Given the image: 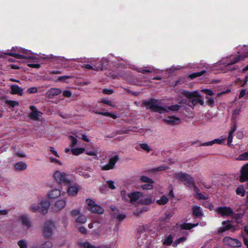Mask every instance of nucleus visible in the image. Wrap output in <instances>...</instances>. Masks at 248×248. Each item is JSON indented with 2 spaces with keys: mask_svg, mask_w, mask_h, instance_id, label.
Instances as JSON below:
<instances>
[{
  "mask_svg": "<svg viewBox=\"0 0 248 248\" xmlns=\"http://www.w3.org/2000/svg\"><path fill=\"white\" fill-rule=\"evenodd\" d=\"M142 106L145 107L147 109H150L152 112H158L160 114L168 112V110L177 111L181 108V106L179 105H173L169 106L167 108L165 107L159 105L157 100L154 98L143 101Z\"/></svg>",
  "mask_w": 248,
  "mask_h": 248,
  "instance_id": "nucleus-1",
  "label": "nucleus"
},
{
  "mask_svg": "<svg viewBox=\"0 0 248 248\" xmlns=\"http://www.w3.org/2000/svg\"><path fill=\"white\" fill-rule=\"evenodd\" d=\"M180 93L181 95L185 96L189 99L186 104L192 108L198 104H200L202 106L204 105L203 100L201 98H197L201 96L198 91L190 92L182 90L180 91Z\"/></svg>",
  "mask_w": 248,
  "mask_h": 248,
  "instance_id": "nucleus-2",
  "label": "nucleus"
},
{
  "mask_svg": "<svg viewBox=\"0 0 248 248\" xmlns=\"http://www.w3.org/2000/svg\"><path fill=\"white\" fill-rule=\"evenodd\" d=\"M54 177L56 181L60 184L69 186L72 185L73 180L71 175L59 170L56 171L54 174Z\"/></svg>",
  "mask_w": 248,
  "mask_h": 248,
  "instance_id": "nucleus-3",
  "label": "nucleus"
},
{
  "mask_svg": "<svg viewBox=\"0 0 248 248\" xmlns=\"http://www.w3.org/2000/svg\"><path fill=\"white\" fill-rule=\"evenodd\" d=\"M174 177L178 179L180 181L183 182L184 184L187 186L190 187L191 185H194L195 180L191 175L185 172H180L173 174Z\"/></svg>",
  "mask_w": 248,
  "mask_h": 248,
  "instance_id": "nucleus-4",
  "label": "nucleus"
},
{
  "mask_svg": "<svg viewBox=\"0 0 248 248\" xmlns=\"http://www.w3.org/2000/svg\"><path fill=\"white\" fill-rule=\"evenodd\" d=\"M49 203L46 201H42L40 204L31 206V209L33 212H39L45 215L48 212Z\"/></svg>",
  "mask_w": 248,
  "mask_h": 248,
  "instance_id": "nucleus-5",
  "label": "nucleus"
},
{
  "mask_svg": "<svg viewBox=\"0 0 248 248\" xmlns=\"http://www.w3.org/2000/svg\"><path fill=\"white\" fill-rule=\"evenodd\" d=\"M218 215L221 216L222 217H233L235 215L233 210L231 207L229 206H219L217 207L216 209Z\"/></svg>",
  "mask_w": 248,
  "mask_h": 248,
  "instance_id": "nucleus-6",
  "label": "nucleus"
},
{
  "mask_svg": "<svg viewBox=\"0 0 248 248\" xmlns=\"http://www.w3.org/2000/svg\"><path fill=\"white\" fill-rule=\"evenodd\" d=\"M86 203L89 206V210H91L92 212L97 213L99 214H102L104 212V210L102 207L95 203L91 199H87Z\"/></svg>",
  "mask_w": 248,
  "mask_h": 248,
  "instance_id": "nucleus-7",
  "label": "nucleus"
},
{
  "mask_svg": "<svg viewBox=\"0 0 248 248\" xmlns=\"http://www.w3.org/2000/svg\"><path fill=\"white\" fill-rule=\"evenodd\" d=\"M54 228V225L51 221H47L44 223L43 228V235L46 238L50 237Z\"/></svg>",
  "mask_w": 248,
  "mask_h": 248,
  "instance_id": "nucleus-8",
  "label": "nucleus"
},
{
  "mask_svg": "<svg viewBox=\"0 0 248 248\" xmlns=\"http://www.w3.org/2000/svg\"><path fill=\"white\" fill-rule=\"evenodd\" d=\"M239 181L244 183L248 181V163L243 165L240 170Z\"/></svg>",
  "mask_w": 248,
  "mask_h": 248,
  "instance_id": "nucleus-9",
  "label": "nucleus"
},
{
  "mask_svg": "<svg viewBox=\"0 0 248 248\" xmlns=\"http://www.w3.org/2000/svg\"><path fill=\"white\" fill-rule=\"evenodd\" d=\"M119 159L118 155H115L109 160L108 163L101 167L102 170H108L114 168L116 163Z\"/></svg>",
  "mask_w": 248,
  "mask_h": 248,
  "instance_id": "nucleus-10",
  "label": "nucleus"
},
{
  "mask_svg": "<svg viewBox=\"0 0 248 248\" xmlns=\"http://www.w3.org/2000/svg\"><path fill=\"white\" fill-rule=\"evenodd\" d=\"M30 109L31 111L29 113L28 117L32 120H39V117L41 116L42 113L34 106H30Z\"/></svg>",
  "mask_w": 248,
  "mask_h": 248,
  "instance_id": "nucleus-11",
  "label": "nucleus"
},
{
  "mask_svg": "<svg viewBox=\"0 0 248 248\" xmlns=\"http://www.w3.org/2000/svg\"><path fill=\"white\" fill-rule=\"evenodd\" d=\"M147 243V240L145 232H144L140 233L139 232L137 235V244L138 246L140 247H143L144 248Z\"/></svg>",
  "mask_w": 248,
  "mask_h": 248,
  "instance_id": "nucleus-12",
  "label": "nucleus"
},
{
  "mask_svg": "<svg viewBox=\"0 0 248 248\" xmlns=\"http://www.w3.org/2000/svg\"><path fill=\"white\" fill-rule=\"evenodd\" d=\"M62 93V91L61 89L51 88L46 93L45 96L48 98L51 99Z\"/></svg>",
  "mask_w": 248,
  "mask_h": 248,
  "instance_id": "nucleus-13",
  "label": "nucleus"
},
{
  "mask_svg": "<svg viewBox=\"0 0 248 248\" xmlns=\"http://www.w3.org/2000/svg\"><path fill=\"white\" fill-rule=\"evenodd\" d=\"M245 57L239 55L236 57H233L231 60V61L227 63L226 65V68L230 71V68H232L234 66H233V64L235 63L238 62L240 61H243L245 59Z\"/></svg>",
  "mask_w": 248,
  "mask_h": 248,
  "instance_id": "nucleus-14",
  "label": "nucleus"
},
{
  "mask_svg": "<svg viewBox=\"0 0 248 248\" xmlns=\"http://www.w3.org/2000/svg\"><path fill=\"white\" fill-rule=\"evenodd\" d=\"M163 121L165 124L172 125L179 124L180 123V119L179 118L174 116H169L167 119H163Z\"/></svg>",
  "mask_w": 248,
  "mask_h": 248,
  "instance_id": "nucleus-15",
  "label": "nucleus"
},
{
  "mask_svg": "<svg viewBox=\"0 0 248 248\" xmlns=\"http://www.w3.org/2000/svg\"><path fill=\"white\" fill-rule=\"evenodd\" d=\"M67 189V193L70 196H75L77 195L80 187L78 184H74L73 186L69 185Z\"/></svg>",
  "mask_w": 248,
  "mask_h": 248,
  "instance_id": "nucleus-16",
  "label": "nucleus"
},
{
  "mask_svg": "<svg viewBox=\"0 0 248 248\" xmlns=\"http://www.w3.org/2000/svg\"><path fill=\"white\" fill-rule=\"evenodd\" d=\"M192 215L196 218H199L203 216L202 208L198 205H194L192 207Z\"/></svg>",
  "mask_w": 248,
  "mask_h": 248,
  "instance_id": "nucleus-17",
  "label": "nucleus"
},
{
  "mask_svg": "<svg viewBox=\"0 0 248 248\" xmlns=\"http://www.w3.org/2000/svg\"><path fill=\"white\" fill-rule=\"evenodd\" d=\"M11 93L12 94L23 95V89L16 84L12 85L10 87Z\"/></svg>",
  "mask_w": 248,
  "mask_h": 248,
  "instance_id": "nucleus-18",
  "label": "nucleus"
},
{
  "mask_svg": "<svg viewBox=\"0 0 248 248\" xmlns=\"http://www.w3.org/2000/svg\"><path fill=\"white\" fill-rule=\"evenodd\" d=\"M199 225L198 223H184L182 224L177 223L176 226L178 228L180 227L182 230H190L191 229Z\"/></svg>",
  "mask_w": 248,
  "mask_h": 248,
  "instance_id": "nucleus-19",
  "label": "nucleus"
},
{
  "mask_svg": "<svg viewBox=\"0 0 248 248\" xmlns=\"http://www.w3.org/2000/svg\"><path fill=\"white\" fill-rule=\"evenodd\" d=\"M19 220L21 221L22 224L27 229L30 228L31 226V222L29 217L26 216H22L20 217Z\"/></svg>",
  "mask_w": 248,
  "mask_h": 248,
  "instance_id": "nucleus-20",
  "label": "nucleus"
},
{
  "mask_svg": "<svg viewBox=\"0 0 248 248\" xmlns=\"http://www.w3.org/2000/svg\"><path fill=\"white\" fill-rule=\"evenodd\" d=\"M65 200H60L57 201L54 204V210L56 211L61 210L65 206Z\"/></svg>",
  "mask_w": 248,
  "mask_h": 248,
  "instance_id": "nucleus-21",
  "label": "nucleus"
},
{
  "mask_svg": "<svg viewBox=\"0 0 248 248\" xmlns=\"http://www.w3.org/2000/svg\"><path fill=\"white\" fill-rule=\"evenodd\" d=\"M140 192H132L129 194H128V197H129V202L133 203L134 202L137 201L140 197Z\"/></svg>",
  "mask_w": 248,
  "mask_h": 248,
  "instance_id": "nucleus-22",
  "label": "nucleus"
},
{
  "mask_svg": "<svg viewBox=\"0 0 248 248\" xmlns=\"http://www.w3.org/2000/svg\"><path fill=\"white\" fill-rule=\"evenodd\" d=\"M27 168V164L23 162H18L15 164V168L17 170H24Z\"/></svg>",
  "mask_w": 248,
  "mask_h": 248,
  "instance_id": "nucleus-23",
  "label": "nucleus"
},
{
  "mask_svg": "<svg viewBox=\"0 0 248 248\" xmlns=\"http://www.w3.org/2000/svg\"><path fill=\"white\" fill-rule=\"evenodd\" d=\"M173 236L170 234L168 236H165L163 240V244L165 246H170L173 242Z\"/></svg>",
  "mask_w": 248,
  "mask_h": 248,
  "instance_id": "nucleus-24",
  "label": "nucleus"
},
{
  "mask_svg": "<svg viewBox=\"0 0 248 248\" xmlns=\"http://www.w3.org/2000/svg\"><path fill=\"white\" fill-rule=\"evenodd\" d=\"M61 195V191L57 189H52L48 194V196L50 199H55Z\"/></svg>",
  "mask_w": 248,
  "mask_h": 248,
  "instance_id": "nucleus-25",
  "label": "nucleus"
},
{
  "mask_svg": "<svg viewBox=\"0 0 248 248\" xmlns=\"http://www.w3.org/2000/svg\"><path fill=\"white\" fill-rule=\"evenodd\" d=\"M154 202L151 197H145L140 199V203L142 205H149Z\"/></svg>",
  "mask_w": 248,
  "mask_h": 248,
  "instance_id": "nucleus-26",
  "label": "nucleus"
},
{
  "mask_svg": "<svg viewBox=\"0 0 248 248\" xmlns=\"http://www.w3.org/2000/svg\"><path fill=\"white\" fill-rule=\"evenodd\" d=\"M8 55L9 56H13L15 57V58L18 59H32L33 57L31 56H27L23 55L17 54L15 53H8Z\"/></svg>",
  "mask_w": 248,
  "mask_h": 248,
  "instance_id": "nucleus-27",
  "label": "nucleus"
},
{
  "mask_svg": "<svg viewBox=\"0 0 248 248\" xmlns=\"http://www.w3.org/2000/svg\"><path fill=\"white\" fill-rule=\"evenodd\" d=\"M169 202V198L165 195H162L160 199L156 200V203L159 205H164Z\"/></svg>",
  "mask_w": 248,
  "mask_h": 248,
  "instance_id": "nucleus-28",
  "label": "nucleus"
},
{
  "mask_svg": "<svg viewBox=\"0 0 248 248\" xmlns=\"http://www.w3.org/2000/svg\"><path fill=\"white\" fill-rule=\"evenodd\" d=\"M235 192L237 195L244 197L246 194V190L245 189L244 186L240 185L238 186L236 189Z\"/></svg>",
  "mask_w": 248,
  "mask_h": 248,
  "instance_id": "nucleus-29",
  "label": "nucleus"
},
{
  "mask_svg": "<svg viewBox=\"0 0 248 248\" xmlns=\"http://www.w3.org/2000/svg\"><path fill=\"white\" fill-rule=\"evenodd\" d=\"M85 151V149L83 147L72 148L71 151L73 155H78L83 153Z\"/></svg>",
  "mask_w": 248,
  "mask_h": 248,
  "instance_id": "nucleus-30",
  "label": "nucleus"
},
{
  "mask_svg": "<svg viewBox=\"0 0 248 248\" xmlns=\"http://www.w3.org/2000/svg\"><path fill=\"white\" fill-rule=\"evenodd\" d=\"M83 67L87 69L93 70L95 71L103 70V66L102 64H100L98 66L93 67L92 65L89 64H85Z\"/></svg>",
  "mask_w": 248,
  "mask_h": 248,
  "instance_id": "nucleus-31",
  "label": "nucleus"
},
{
  "mask_svg": "<svg viewBox=\"0 0 248 248\" xmlns=\"http://www.w3.org/2000/svg\"><path fill=\"white\" fill-rule=\"evenodd\" d=\"M205 73H206V71L204 70H203L200 72L193 73L190 74L188 76V77L191 79H194L197 77H200V76L203 75Z\"/></svg>",
  "mask_w": 248,
  "mask_h": 248,
  "instance_id": "nucleus-32",
  "label": "nucleus"
},
{
  "mask_svg": "<svg viewBox=\"0 0 248 248\" xmlns=\"http://www.w3.org/2000/svg\"><path fill=\"white\" fill-rule=\"evenodd\" d=\"M78 172L80 175L82 176L84 178H88L89 177L93 176V175L92 174L89 173L88 172H86L85 170L82 169H81L80 170H79L78 171Z\"/></svg>",
  "mask_w": 248,
  "mask_h": 248,
  "instance_id": "nucleus-33",
  "label": "nucleus"
},
{
  "mask_svg": "<svg viewBox=\"0 0 248 248\" xmlns=\"http://www.w3.org/2000/svg\"><path fill=\"white\" fill-rule=\"evenodd\" d=\"M222 225H223V227L221 228V232L229 230L232 227V224L227 223L226 221H223L222 222Z\"/></svg>",
  "mask_w": 248,
  "mask_h": 248,
  "instance_id": "nucleus-34",
  "label": "nucleus"
},
{
  "mask_svg": "<svg viewBox=\"0 0 248 248\" xmlns=\"http://www.w3.org/2000/svg\"><path fill=\"white\" fill-rule=\"evenodd\" d=\"M140 180L141 182L145 183H154V181L152 179L144 175L140 176Z\"/></svg>",
  "mask_w": 248,
  "mask_h": 248,
  "instance_id": "nucleus-35",
  "label": "nucleus"
},
{
  "mask_svg": "<svg viewBox=\"0 0 248 248\" xmlns=\"http://www.w3.org/2000/svg\"><path fill=\"white\" fill-rule=\"evenodd\" d=\"M5 103L10 107L11 108H14L16 106H18L19 105V102L18 101L11 100H6Z\"/></svg>",
  "mask_w": 248,
  "mask_h": 248,
  "instance_id": "nucleus-36",
  "label": "nucleus"
},
{
  "mask_svg": "<svg viewBox=\"0 0 248 248\" xmlns=\"http://www.w3.org/2000/svg\"><path fill=\"white\" fill-rule=\"evenodd\" d=\"M205 98L207 99L206 103L209 107L213 108L215 106V99L214 98L206 96Z\"/></svg>",
  "mask_w": 248,
  "mask_h": 248,
  "instance_id": "nucleus-37",
  "label": "nucleus"
},
{
  "mask_svg": "<svg viewBox=\"0 0 248 248\" xmlns=\"http://www.w3.org/2000/svg\"><path fill=\"white\" fill-rule=\"evenodd\" d=\"M86 220V217L83 215H79V216L76 219L77 222L82 224L85 223Z\"/></svg>",
  "mask_w": 248,
  "mask_h": 248,
  "instance_id": "nucleus-38",
  "label": "nucleus"
},
{
  "mask_svg": "<svg viewBox=\"0 0 248 248\" xmlns=\"http://www.w3.org/2000/svg\"><path fill=\"white\" fill-rule=\"evenodd\" d=\"M121 196L123 200L126 202H129V197L126 190H123L121 191Z\"/></svg>",
  "mask_w": 248,
  "mask_h": 248,
  "instance_id": "nucleus-39",
  "label": "nucleus"
},
{
  "mask_svg": "<svg viewBox=\"0 0 248 248\" xmlns=\"http://www.w3.org/2000/svg\"><path fill=\"white\" fill-rule=\"evenodd\" d=\"M237 159L239 160H248V153L245 152L240 154L237 158Z\"/></svg>",
  "mask_w": 248,
  "mask_h": 248,
  "instance_id": "nucleus-40",
  "label": "nucleus"
},
{
  "mask_svg": "<svg viewBox=\"0 0 248 248\" xmlns=\"http://www.w3.org/2000/svg\"><path fill=\"white\" fill-rule=\"evenodd\" d=\"M153 183H146L141 186V187L144 190H151L153 189Z\"/></svg>",
  "mask_w": 248,
  "mask_h": 248,
  "instance_id": "nucleus-41",
  "label": "nucleus"
},
{
  "mask_svg": "<svg viewBox=\"0 0 248 248\" xmlns=\"http://www.w3.org/2000/svg\"><path fill=\"white\" fill-rule=\"evenodd\" d=\"M168 168H169V167H168V166H159V167L154 168L152 170V171L153 172H156V171H163V170H166Z\"/></svg>",
  "mask_w": 248,
  "mask_h": 248,
  "instance_id": "nucleus-42",
  "label": "nucleus"
},
{
  "mask_svg": "<svg viewBox=\"0 0 248 248\" xmlns=\"http://www.w3.org/2000/svg\"><path fill=\"white\" fill-rule=\"evenodd\" d=\"M52 243L50 241H46L41 245V248H52Z\"/></svg>",
  "mask_w": 248,
  "mask_h": 248,
  "instance_id": "nucleus-43",
  "label": "nucleus"
},
{
  "mask_svg": "<svg viewBox=\"0 0 248 248\" xmlns=\"http://www.w3.org/2000/svg\"><path fill=\"white\" fill-rule=\"evenodd\" d=\"M234 238H232L230 237H226L224 238V242L231 247L232 243L234 241Z\"/></svg>",
  "mask_w": 248,
  "mask_h": 248,
  "instance_id": "nucleus-44",
  "label": "nucleus"
},
{
  "mask_svg": "<svg viewBox=\"0 0 248 248\" xmlns=\"http://www.w3.org/2000/svg\"><path fill=\"white\" fill-rule=\"evenodd\" d=\"M140 146L143 150L148 153L151 151V148L147 143H141L140 144Z\"/></svg>",
  "mask_w": 248,
  "mask_h": 248,
  "instance_id": "nucleus-45",
  "label": "nucleus"
},
{
  "mask_svg": "<svg viewBox=\"0 0 248 248\" xmlns=\"http://www.w3.org/2000/svg\"><path fill=\"white\" fill-rule=\"evenodd\" d=\"M242 245L241 242L237 239L234 238V241L232 243V247H239Z\"/></svg>",
  "mask_w": 248,
  "mask_h": 248,
  "instance_id": "nucleus-46",
  "label": "nucleus"
},
{
  "mask_svg": "<svg viewBox=\"0 0 248 248\" xmlns=\"http://www.w3.org/2000/svg\"><path fill=\"white\" fill-rule=\"evenodd\" d=\"M70 138L71 140L70 146L71 147H73L77 145L78 142V140L73 136H70Z\"/></svg>",
  "mask_w": 248,
  "mask_h": 248,
  "instance_id": "nucleus-47",
  "label": "nucleus"
},
{
  "mask_svg": "<svg viewBox=\"0 0 248 248\" xmlns=\"http://www.w3.org/2000/svg\"><path fill=\"white\" fill-rule=\"evenodd\" d=\"M201 92L204 93L206 95L212 96L214 95V93L213 91L208 89H203L201 90Z\"/></svg>",
  "mask_w": 248,
  "mask_h": 248,
  "instance_id": "nucleus-48",
  "label": "nucleus"
},
{
  "mask_svg": "<svg viewBox=\"0 0 248 248\" xmlns=\"http://www.w3.org/2000/svg\"><path fill=\"white\" fill-rule=\"evenodd\" d=\"M138 72L142 74H145L147 73H151L152 70H150L148 67H145L144 68H140Z\"/></svg>",
  "mask_w": 248,
  "mask_h": 248,
  "instance_id": "nucleus-49",
  "label": "nucleus"
},
{
  "mask_svg": "<svg viewBox=\"0 0 248 248\" xmlns=\"http://www.w3.org/2000/svg\"><path fill=\"white\" fill-rule=\"evenodd\" d=\"M171 217H172V214L170 212L167 211L164 214V217H163V220L164 221H168L170 219V218Z\"/></svg>",
  "mask_w": 248,
  "mask_h": 248,
  "instance_id": "nucleus-50",
  "label": "nucleus"
},
{
  "mask_svg": "<svg viewBox=\"0 0 248 248\" xmlns=\"http://www.w3.org/2000/svg\"><path fill=\"white\" fill-rule=\"evenodd\" d=\"M17 244L20 248H27V243L24 240H21L18 241L17 242Z\"/></svg>",
  "mask_w": 248,
  "mask_h": 248,
  "instance_id": "nucleus-51",
  "label": "nucleus"
},
{
  "mask_svg": "<svg viewBox=\"0 0 248 248\" xmlns=\"http://www.w3.org/2000/svg\"><path fill=\"white\" fill-rule=\"evenodd\" d=\"M72 77L70 76H63L59 77L56 81H66V80L71 78Z\"/></svg>",
  "mask_w": 248,
  "mask_h": 248,
  "instance_id": "nucleus-52",
  "label": "nucleus"
},
{
  "mask_svg": "<svg viewBox=\"0 0 248 248\" xmlns=\"http://www.w3.org/2000/svg\"><path fill=\"white\" fill-rule=\"evenodd\" d=\"M107 184L108 185V187L111 189H115L116 187L114 186V182L111 180H108L107 181Z\"/></svg>",
  "mask_w": 248,
  "mask_h": 248,
  "instance_id": "nucleus-53",
  "label": "nucleus"
},
{
  "mask_svg": "<svg viewBox=\"0 0 248 248\" xmlns=\"http://www.w3.org/2000/svg\"><path fill=\"white\" fill-rule=\"evenodd\" d=\"M103 116L110 117L114 119H115L117 118V116L116 115H115L114 114H112L109 112H105L103 114Z\"/></svg>",
  "mask_w": 248,
  "mask_h": 248,
  "instance_id": "nucleus-54",
  "label": "nucleus"
},
{
  "mask_svg": "<svg viewBox=\"0 0 248 248\" xmlns=\"http://www.w3.org/2000/svg\"><path fill=\"white\" fill-rule=\"evenodd\" d=\"M62 95L66 97H70L72 95V92L70 90H65L62 92Z\"/></svg>",
  "mask_w": 248,
  "mask_h": 248,
  "instance_id": "nucleus-55",
  "label": "nucleus"
},
{
  "mask_svg": "<svg viewBox=\"0 0 248 248\" xmlns=\"http://www.w3.org/2000/svg\"><path fill=\"white\" fill-rule=\"evenodd\" d=\"M27 65L33 68H39L41 66V65L39 63H29L27 64Z\"/></svg>",
  "mask_w": 248,
  "mask_h": 248,
  "instance_id": "nucleus-56",
  "label": "nucleus"
},
{
  "mask_svg": "<svg viewBox=\"0 0 248 248\" xmlns=\"http://www.w3.org/2000/svg\"><path fill=\"white\" fill-rule=\"evenodd\" d=\"M37 92V89L36 87H31L27 89V92L29 93H34Z\"/></svg>",
  "mask_w": 248,
  "mask_h": 248,
  "instance_id": "nucleus-57",
  "label": "nucleus"
},
{
  "mask_svg": "<svg viewBox=\"0 0 248 248\" xmlns=\"http://www.w3.org/2000/svg\"><path fill=\"white\" fill-rule=\"evenodd\" d=\"M70 214L72 216L75 217L80 214L79 211L78 209H74L70 211Z\"/></svg>",
  "mask_w": 248,
  "mask_h": 248,
  "instance_id": "nucleus-58",
  "label": "nucleus"
},
{
  "mask_svg": "<svg viewBox=\"0 0 248 248\" xmlns=\"http://www.w3.org/2000/svg\"><path fill=\"white\" fill-rule=\"evenodd\" d=\"M84 248H96L95 246L92 245L89 242H85L82 244Z\"/></svg>",
  "mask_w": 248,
  "mask_h": 248,
  "instance_id": "nucleus-59",
  "label": "nucleus"
},
{
  "mask_svg": "<svg viewBox=\"0 0 248 248\" xmlns=\"http://www.w3.org/2000/svg\"><path fill=\"white\" fill-rule=\"evenodd\" d=\"M100 103H104L105 104H107L109 106H113L111 101H110V100H108V99H103L101 100V101H100Z\"/></svg>",
  "mask_w": 248,
  "mask_h": 248,
  "instance_id": "nucleus-60",
  "label": "nucleus"
},
{
  "mask_svg": "<svg viewBox=\"0 0 248 248\" xmlns=\"http://www.w3.org/2000/svg\"><path fill=\"white\" fill-rule=\"evenodd\" d=\"M49 74H60L62 71L59 70H50L48 71Z\"/></svg>",
  "mask_w": 248,
  "mask_h": 248,
  "instance_id": "nucleus-61",
  "label": "nucleus"
},
{
  "mask_svg": "<svg viewBox=\"0 0 248 248\" xmlns=\"http://www.w3.org/2000/svg\"><path fill=\"white\" fill-rule=\"evenodd\" d=\"M78 231L79 232H80L81 233L86 234L87 232V229L83 227V226H80L78 228Z\"/></svg>",
  "mask_w": 248,
  "mask_h": 248,
  "instance_id": "nucleus-62",
  "label": "nucleus"
},
{
  "mask_svg": "<svg viewBox=\"0 0 248 248\" xmlns=\"http://www.w3.org/2000/svg\"><path fill=\"white\" fill-rule=\"evenodd\" d=\"M49 151L51 152L52 154H53L55 156L59 157V155L57 153V152L55 150L53 147H49Z\"/></svg>",
  "mask_w": 248,
  "mask_h": 248,
  "instance_id": "nucleus-63",
  "label": "nucleus"
},
{
  "mask_svg": "<svg viewBox=\"0 0 248 248\" xmlns=\"http://www.w3.org/2000/svg\"><path fill=\"white\" fill-rule=\"evenodd\" d=\"M186 236H183L181 237H180L176 239L177 242L179 243V244L181 243H183L186 240Z\"/></svg>",
  "mask_w": 248,
  "mask_h": 248,
  "instance_id": "nucleus-64",
  "label": "nucleus"
}]
</instances>
